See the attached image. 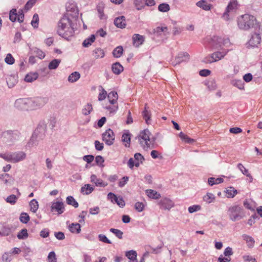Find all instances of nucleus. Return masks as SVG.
Returning a JSON list of instances; mask_svg holds the SVG:
<instances>
[{"mask_svg": "<svg viewBox=\"0 0 262 262\" xmlns=\"http://www.w3.org/2000/svg\"><path fill=\"white\" fill-rule=\"evenodd\" d=\"M96 37L95 35L92 34L91 36L86 39H85L82 43V46L84 47H88L92 45L93 42H94L95 40Z\"/></svg>", "mask_w": 262, "mask_h": 262, "instance_id": "nucleus-28", "label": "nucleus"}, {"mask_svg": "<svg viewBox=\"0 0 262 262\" xmlns=\"http://www.w3.org/2000/svg\"><path fill=\"white\" fill-rule=\"evenodd\" d=\"M42 129L43 131L44 129L43 128H41L40 127H38L37 129L35 130L34 133L33 134L31 139L28 142L29 146H34L37 144V138L38 135V133L39 132V130Z\"/></svg>", "mask_w": 262, "mask_h": 262, "instance_id": "nucleus-16", "label": "nucleus"}, {"mask_svg": "<svg viewBox=\"0 0 262 262\" xmlns=\"http://www.w3.org/2000/svg\"><path fill=\"white\" fill-rule=\"evenodd\" d=\"M31 99L29 98L18 99L15 102V106L20 110H28L30 108Z\"/></svg>", "mask_w": 262, "mask_h": 262, "instance_id": "nucleus-6", "label": "nucleus"}, {"mask_svg": "<svg viewBox=\"0 0 262 262\" xmlns=\"http://www.w3.org/2000/svg\"><path fill=\"white\" fill-rule=\"evenodd\" d=\"M215 196L213 194L211 193H207L205 196L203 197V200L207 203H211L215 200Z\"/></svg>", "mask_w": 262, "mask_h": 262, "instance_id": "nucleus-38", "label": "nucleus"}, {"mask_svg": "<svg viewBox=\"0 0 262 262\" xmlns=\"http://www.w3.org/2000/svg\"><path fill=\"white\" fill-rule=\"evenodd\" d=\"M147 195L152 199H157L160 197V194L157 191L152 189H148L146 190Z\"/></svg>", "mask_w": 262, "mask_h": 262, "instance_id": "nucleus-32", "label": "nucleus"}, {"mask_svg": "<svg viewBox=\"0 0 262 262\" xmlns=\"http://www.w3.org/2000/svg\"><path fill=\"white\" fill-rule=\"evenodd\" d=\"M38 203L35 199H33L29 203L30 210L33 213H35L38 209Z\"/></svg>", "mask_w": 262, "mask_h": 262, "instance_id": "nucleus-27", "label": "nucleus"}, {"mask_svg": "<svg viewBox=\"0 0 262 262\" xmlns=\"http://www.w3.org/2000/svg\"><path fill=\"white\" fill-rule=\"evenodd\" d=\"M206 85L210 91H214L217 88V85L214 80L208 81Z\"/></svg>", "mask_w": 262, "mask_h": 262, "instance_id": "nucleus-48", "label": "nucleus"}, {"mask_svg": "<svg viewBox=\"0 0 262 262\" xmlns=\"http://www.w3.org/2000/svg\"><path fill=\"white\" fill-rule=\"evenodd\" d=\"M101 92L99 93L98 96V100L99 101H102L104 100L107 95L106 91L102 86H101Z\"/></svg>", "mask_w": 262, "mask_h": 262, "instance_id": "nucleus-57", "label": "nucleus"}, {"mask_svg": "<svg viewBox=\"0 0 262 262\" xmlns=\"http://www.w3.org/2000/svg\"><path fill=\"white\" fill-rule=\"evenodd\" d=\"M179 136L182 140L187 143H192L194 141V139L190 138L187 135L183 132H180Z\"/></svg>", "mask_w": 262, "mask_h": 262, "instance_id": "nucleus-34", "label": "nucleus"}, {"mask_svg": "<svg viewBox=\"0 0 262 262\" xmlns=\"http://www.w3.org/2000/svg\"><path fill=\"white\" fill-rule=\"evenodd\" d=\"M18 239H25L28 237V234L26 229H22L20 232L18 233L17 235Z\"/></svg>", "mask_w": 262, "mask_h": 262, "instance_id": "nucleus-49", "label": "nucleus"}, {"mask_svg": "<svg viewBox=\"0 0 262 262\" xmlns=\"http://www.w3.org/2000/svg\"><path fill=\"white\" fill-rule=\"evenodd\" d=\"M80 77V75L78 72H74L68 77V81L70 82H74L77 81Z\"/></svg>", "mask_w": 262, "mask_h": 262, "instance_id": "nucleus-29", "label": "nucleus"}, {"mask_svg": "<svg viewBox=\"0 0 262 262\" xmlns=\"http://www.w3.org/2000/svg\"><path fill=\"white\" fill-rule=\"evenodd\" d=\"M93 107L91 104H86L82 110V114L84 115H88L92 111Z\"/></svg>", "mask_w": 262, "mask_h": 262, "instance_id": "nucleus-45", "label": "nucleus"}, {"mask_svg": "<svg viewBox=\"0 0 262 262\" xmlns=\"http://www.w3.org/2000/svg\"><path fill=\"white\" fill-rule=\"evenodd\" d=\"M151 136V134L147 129L141 132L138 136L141 146L145 150L154 147L155 139Z\"/></svg>", "mask_w": 262, "mask_h": 262, "instance_id": "nucleus-3", "label": "nucleus"}, {"mask_svg": "<svg viewBox=\"0 0 262 262\" xmlns=\"http://www.w3.org/2000/svg\"><path fill=\"white\" fill-rule=\"evenodd\" d=\"M98 238L100 241L102 242L107 244H111V242L109 240L107 237L104 234H99L98 235Z\"/></svg>", "mask_w": 262, "mask_h": 262, "instance_id": "nucleus-61", "label": "nucleus"}, {"mask_svg": "<svg viewBox=\"0 0 262 262\" xmlns=\"http://www.w3.org/2000/svg\"><path fill=\"white\" fill-rule=\"evenodd\" d=\"M107 98L111 104H115L117 103L118 96L117 92L112 91L107 95Z\"/></svg>", "mask_w": 262, "mask_h": 262, "instance_id": "nucleus-19", "label": "nucleus"}, {"mask_svg": "<svg viewBox=\"0 0 262 262\" xmlns=\"http://www.w3.org/2000/svg\"><path fill=\"white\" fill-rule=\"evenodd\" d=\"M243 237L244 239L248 243H249L250 247H251L253 245L254 243V240L252 237L246 234L243 235Z\"/></svg>", "mask_w": 262, "mask_h": 262, "instance_id": "nucleus-55", "label": "nucleus"}, {"mask_svg": "<svg viewBox=\"0 0 262 262\" xmlns=\"http://www.w3.org/2000/svg\"><path fill=\"white\" fill-rule=\"evenodd\" d=\"M9 18L12 22H14L17 20L18 22L22 23L24 18L23 10H20L17 13L16 9H12L10 12Z\"/></svg>", "mask_w": 262, "mask_h": 262, "instance_id": "nucleus-7", "label": "nucleus"}, {"mask_svg": "<svg viewBox=\"0 0 262 262\" xmlns=\"http://www.w3.org/2000/svg\"><path fill=\"white\" fill-rule=\"evenodd\" d=\"M135 207L138 212H141L144 209V205L142 203L138 202L135 204Z\"/></svg>", "mask_w": 262, "mask_h": 262, "instance_id": "nucleus-63", "label": "nucleus"}, {"mask_svg": "<svg viewBox=\"0 0 262 262\" xmlns=\"http://www.w3.org/2000/svg\"><path fill=\"white\" fill-rule=\"evenodd\" d=\"M159 204L161 206V207L165 210H169L174 206V204L172 201L167 198H164L161 200L159 202Z\"/></svg>", "mask_w": 262, "mask_h": 262, "instance_id": "nucleus-15", "label": "nucleus"}, {"mask_svg": "<svg viewBox=\"0 0 262 262\" xmlns=\"http://www.w3.org/2000/svg\"><path fill=\"white\" fill-rule=\"evenodd\" d=\"M238 168L240 170V171L244 174L247 177H249L252 179V177L251 175L248 172V170L246 169L243 164L239 163L237 165Z\"/></svg>", "mask_w": 262, "mask_h": 262, "instance_id": "nucleus-41", "label": "nucleus"}, {"mask_svg": "<svg viewBox=\"0 0 262 262\" xmlns=\"http://www.w3.org/2000/svg\"><path fill=\"white\" fill-rule=\"evenodd\" d=\"M196 5L198 7L201 8L204 10L208 11L211 9V5L210 4H208L204 0H202L201 1L198 2L196 3Z\"/></svg>", "mask_w": 262, "mask_h": 262, "instance_id": "nucleus-24", "label": "nucleus"}, {"mask_svg": "<svg viewBox=\"0 0 262 262\" xmlns=\"http://www.w3.org/2000/svg\"><path fill=\"white\" fill-rule=\"evenodd\" d=\"M72 9H73V15L70 12L69 7H68L67 8V13L60 19L57 29L58 34L67 40H69L74 34V30L70 16L72 15L77 16L78 15L77 9L75 7Z\"/></svg>", "mask_w": 262, "mask_h": 262, "instance_id": "nucleus-1", "label": "nucleus"}, {"mask_svg": "<svg viewBox=\"0 0 262 262\" xmlns=\"http://www.w3.org/2000/svg\"><path fill=\"white\" fill-rule=\"evenodd\" d=\"M114 200L121 207L125 205V202L121 197H117L116 196V198Z\"/></svg>", "mask_w": 262, "mask_h": 262, "instance_id": "nucleus-59", "label": "nucleus"}, {"mask_svg": "<svg viewBox=\"0 0 262 262\" xmlns=\"http://www.w3.org/2000/svg\"><path fill=\"white\" fill-rule=\"evenodd\" d=\"M66 201L68 204L72 205L75 208H77L78 207V203L72 196H68L66 199Z\"/></svg>", "mask_w": 262, "mask_h": 262, "instance_id": "nucleus-42", "label": "nucleus"}, {"mask_svg": "<svg viewBox=\"0 0 262 262\" xmlns=\"http://www.w3.org/2000/svg\"><path fill=\"white\" fill-rule=\"evenodd\" d=\"M69 229L73 233H79L81 231V226L79 223H72L69 225Z\"/></svg>", "mask_w": 262, "mask_h": 262, "instance_id": "nucleus-22", "label": "nucleus"}, {"mask_svg": "<svg viewBox=\"0 0 262 262\" xmlns=\"http://www.w3.org/2000/svg\"><path fill=\"white\" fill-rule=\"evenodd\" d=\"M128 177H123L119 181L118 185L120 187H123L128 181Z\"/></svg>", "mask_w": 262, "mask_h": 262, "instance_id": "nucleus-64", "label": "nucleus"}, {"mask_svg": "<svg viewBox=\"0 0 262 262\" xmlns=\"http://www.w3.org/2000/svg\"><path fill=\"white\" fill-rule=\"evenodd\" d=\"M228 213L230 219L235 222L244 218L245 213L244 210L238 205H234L229 208Z\"/></svg>", "mask_w": 262, "mask_h": 262, "instance_id": "nucleus-4", "label": "nucleus"}, {"mask_svg": "<svg viewBox=\"0 0 262 262\" xmlns=\"http://www.w3.org/2000/svg\"><path fill=\"white\" fill-rule=\"evenodd\" d=\"M232 84L239 90H244V83L242 80H234L232 81Z\"/></svg>", "mask_w": 262, "mask_h": 262, "instance_id": "nucleus-43", "label": "nucleus"}, {"mask_svg": "<svg viewBox=\"0 0 262 262\" xmlns=\"http://www.w3.org/2000/svg\"><path fill=\"white\" fill-rule=\"evenodd\" d=\"M110 230L111 232L115 234L119 239L122 238L123 232L121 230L114 228H111Z\"/></svg>", "mask_w": 262, "mask_h": 262, "instance_id": "nucleus-56", "label": "nucleus"}, {"mask_svg": "<svg viewBox=\"0 0 262 262\" xmlns=\"http://www.w3.org/2000/svg\"><path fill=\"white\" fill-rule=\"evenodd\" d=\"M11 233V229L9 228L4 227L0 231V235L7 236Z\"/></svg>", "mask_w": 262, "mask_h": 262, "instance_id": "nucleus-60", "label": "nucleus"}, {"mask_svg": "<svg viewBox=\"0 0 262 262\" xmlns=\"http://www.w3.org/2000/svg\"><path fill=\"white\" fill-rule=\"evenodd\" d=\"M5 62L9 64H12L14 62V58L10 53L8 54L5 59Z\"/></svg>", "mask_w": 262, "mask_h": 262, "instance_id": "nucleus-58", "label": "nucleus"}, {"mask_svg": "<svg viewBox=\"0 0 262 262\" xmlns=\"http://www.w3.org/2000/svg\"><path fill=\"white\" fill-rule=\"evenodd\" d=\"M228 198H232L237 194V190L232 187H228L226 191Z\"/></svg>", "mask_w": 262, "mask_h": 262, "instance_id": "nucleus-35", "label": "nucleus"}, {"mask_svg": "<svg viewBox=\"0 0 262 262\" xmlns=\"http://www.w3.org/2000/svg\"><path fill=\"white\" fill-rule=\"evenodd\" d=\"M158 10L162 12H167L170 10V7L167 4L162 3L159 5Z\"/></svg>", "mask_w": 262, "mask_h": 262, "instance_id": "nucleus-47", "label": "nucleus"}, {"mask_svg": "<svg viewBox=\"0 0 262 262\" xmlns=\"http://www.w3.org/2000/svg\"><path fill=\"white\" fill-rule=\"evenodd\" d=\"M226 54V51L215 52L206 57L203 59V61L206 63H211L216 62L223 58Z\"/></svg>", "mask_w": 262, "mask_h": 262, "instance_id": "nucleus-5", "label": "nucleus"}, {"mask_svg": "<svg viewBox=\"0 0 262 262\" xmlns=\"http://www.w3.org/2000/svg\"><path fill=\"white\" fill-rule=\"evenodd\" d=\"M123 49L122 46L116 47L113 51V55L116 58H119L123 54Z\"/></svg>", "mask_w": 262, "mask_h": 262, "instance_id": "nucleus-33", "label": "nucleus"}, {"mask_svg": "<svg viewBox=\"0 0 262 262\" xmlns=\"http://www.w3.org/2000/svg\"><path fill=\"white\" fill-rule=\"evenodd\" d=\"M94 56L96 58H103L105 53L104 51L100 48H97L94 51Z\"/></svg>", "mask_w": 262, "mask_h": 262, "instance_id": "nucleus-40", "label": "nucleus"}, {"mask_svg": "<svg viewBox=\"0 0 262 262\" xmlns=\"http://www.w3.org/2000/svg\"><path fill=\"white\" fill-rule=\"evenodd\" d=\"M166 27H157L154 29V33H157L158 35H161V33L163 32L164 35H166L165 32L167 31Z\"/></svg>", "mask_w": 262, "mask_h": 262, "instance_id": "nucleus-50", "label": "nucleus"}, {"mask_svg": "<svg viewBox=\"0 0 262 262\" xmlns=\"http://www.w3.org/2000/svg\"><path fill=\"white\" fill-rule=\"evenodd\" d=\"M148 107L147 106V104H145L144 111L143 112V117L144 119H145L146 123L147 124L149 123V121H150V116H151V113L149 111L147 110Z\"/></svg>", "mask_w": 262, "mask_h": 262, "instance_id": "nucleus-31", "label": "nucleus"}, {"mask_svg": "<svg viewBox=\"0 0 262 262\" xmlns=\"http://www.w3.org/2000/svg\"><path fill=\"white\" fill-rule=\"evenodd\" d=\"M144 37L139 34H135L132 37L133 45L136 47H139L144 41Z\"/></svg>", "mask_w": 262, "mask_h": 262, "instance_id": "nucleus-14", "label": "nucleus"}, {"mask_svg": "<svg viewBox=\"0 0 262 262\" xmlns=\"http://www.w3.org/2000/svg\"><path fill=\"white\" fill-rule=\"evenodd\" d=\"M115 25L120 28H124L126 26L125 18L124 16L117 17L114 20Z\"/></svg>", "mask_w": 262, "mask_h": 262, "instance_id": "nucleus-18", "label": "nucleus"}, {"mask_svg": "<svg viewBox=\"0 0 262 262\" xmlns=\"http://www.w3.org/2000/svg\"><path fill=\"white\" fill-rule=\"evenodd\" d=\"M261 41V37L260 34L257 33L253 34L250 39L248 43L252 47H257Z\"/></svg>", "mask_w": 262, "mask_h": 262, "instance_id": "nucleus-12", "label": "nucleus"}, {"mask_svg": "<svg viewBox=\"0 0 262 262\" xmlns=\"http://www.w3.org/2000/svg\"><path fill=\"white\" fill-rule=\"evenodd\" d=\"M121 140L123 142L125 143V146L129 147L130 142V134L127 132L122 135Z\"/></svg>", "mask_w": 262, "mask_h": 262, "instance_id": "nucleus-30", "label": "nucleus"}, {"mask_svg": "<svg viewBox=\"0 0 262 262\" xmlns=\"http://www.w3.org/2000/svg\"><path fill=\"white\" fill-rule=\"evenodd\" d=\"M188 56L189 55L186 52L179 54L176 57L174 61L173 62V65L176 66L178 64H180L184 61L183 57H188Z\"/></svg>", "mask_w": 262, "mask_h": 262, "instance_id": "nucleus-21", "label": "nucleus"}, {"mask_svg": "<svg viewBox=\"0 0 262 262\" xmlns=\"http://www.w3.org/2000/svg\"><path fill=\"white\" fill-rule=\"evenodd\" d=\"M61 62L60 59H55L51 61L49 64L48 68L50 70H53L56 69Z\"/></svg>", "mask_w": 262, "mask_h": 262, "instance_id": "nucleus-39", "label": "nucleus"}, {"mask_svg": "<svg viewBox=\"0 0 262 262\" xmlns=\"http://www.w3.org/2000/svg\"><path fill=\"white\" fill-rule=\"evenodd\" d=\"M103 141L108 145H111L114 143L115 135L113 131L111 129H107L102 134Z\"/></svg>", "mask_w": 262, "mask_h": 262, "instance_id": "nucleus-8", "label": "nucleus"}, {"mask_svg": "<svg viewBox=\"0 0 262 262\" xmlns=\"http://www.w3.org/2000/svg\"><path fill=\"white\" fill-rule=\"evenodd\" d=\"M127 164L129 168H133L134 166L138 167L140 165V162L138 161H135L133 158H131L129 159Z\"/></svg>", "mask_w": 262, "mask_h": 262, "instance_id": "nucleus-54", "label": "nucleus"}, {"mask_svg": "<svg viewBox=\"0 0 262 262\" xmlns=\"http://www.w3.org/2000/svg\"><path fill=\"white\" fill-rule=\"evenodd\" d=\"M134 4L138 10H142L145 7L144 0H134Z\"/></svg>", "mask_w": 262, "mask_h": 262, "instance_id": "nucleus-44", "label": "nucleus"}, {"mask_svg": "<svg viewBox=\"0 0 262 262\" xmlns=\"http://www.w3.org/2000/svg\"><path fill=\"white\" fill-rule=\"evenodd\" d=\"M105 108L109 111L110 113H115L118 109V104H112L105 107Z\"/></svg>", "mask_w": 262, "mask_h": 262, "instance_id": "nucleus-52", "label": "nucleus"}, {"mask_svg": "<svg viewBox=\"0 0 262 262\" xmlns=\"http://www.w3.org/2000/svg\"><path fill=\"white\" fill-rule=\"evenodd\" d=\"M237 1H232L230 2L227 7L226 11L224 13L223 17L226 20L229 19V13L234 12L237 9Z\"/></svg>", "mask_w": 262, "mask_h": 262, "instance_id": "nucleus-10", "label": "nucleus"}, {"mask_svg": "<svg viewBox=\"0 0 262 262\" xmlns=\"http://www.w3.org/2000/svg\"><path fill=\"white\" fill-rule=\"evenodd\" d=\"M112 69L115 74H119L123 71V67L119 62H116L113 64Z\"/></svg>", "mask_w": 262, "mask_h": 262, "instance_id": "nucleus-20", "label": "nucleus"}, {"mask_svg": "<svg viewBox=\"0 0 262 262\" xmlns=\"http://www.w3.org/2000/svg\"><path fill=\"white\" fill-rule=\"evenodd\" d=\"M26 158V154L24 151L12 152V163L22 161Z\"/></svg>", "mask_w": 262, "mask_h": 262, "instance_id": "nucleus-13", "label": "nucleus"}, {"mask_svg": "<svg viewBox=\"0 0 262 262\" xmlns=\"http://www.w3.org/2000/svg\"><path fill=\"white\" fill-rule=\"evenodd\" d=\"M94 187L91 185L85 184L81 187V192L84 194L88 195L90 194L94 190Z\"/></svg>", "mask_w": 262, "mask_h": 262, "instance_id": "nucleus-23", "label": "nucleus"}, {"mask_svg": "<svg viewBox=\"0 0 262 262\" xmlns=\"http://www.w3.org/2000/svg\"><path fill=\"white\" fill-rule=\"evenodd\" d=\"M47 102V100L45 98L37 97L33 100H31L30 103V109H37L43 106Z\"/></svg>", "mask_w": 262, "mask_h": 262, "instance_id": "nucleus-9", "label": "nucleus"}, {"mask_svg": "<svg viewBox=\"0 0 262 262\" xmlns=\"http://www.w3.org/2000/svg\"><path fill=\"white\" fill-rule=\"evenodd\" d=\"M237 22L238 28L243 30H248L253 28L260 29V25L255 17L249 14L240 16L238 17Z\"/></svg>", "mask_w": 262, "mask_h": 262, "instance_id": "nucleus-2", "label": "nucleus"}, {"mask_svg": "<svg viewBox=\"0 0 262 262\" xmlns=\"http://www.w3.org/2000/svg\"><path fill=\"white\" fill-rule=\"evenodd\" d=\"M39 17L37 14H34L31 21V25L34 28H37L38 25Z\"/></svg>", "mask_w": 262, "mask_h": 262, "instance_id": "nucleus-53", "label": "nucleus"}, {"mask_svg": "<svg viewBox=\"0 0 262 262\" xmlns=\"http://www.w3.org/2000/svg\"><path fill=\"white\" fill-rule=\"evenodd\" d=\"M137 253L135 251L131 250L126 253V256L130 259L129 262H137Z\"/></svg>", "mask_w": 262, "mask_h": 262, "instance_id": "nucleus-25", "label": "nucleus"}, {"mask_svg": "<svg viewBox=\"0 0 262 262\" xmlns=\"http://www.w3.org/2000/svg\"><path fill=\"white\" fill-rule=\"evenodd\" d=\"M38 77V74L36 73H30L27 74L25 78V80L28 82H31L36 80Z\"/></svg>", "mask_w": 262, "mask_h": 262, "instance_id": "nucleus-36", "label": "nucleus"}, {"mask_svg": "<svg viewBox=\"0 0 262 262\" xmlns=\"http://www.w3.org/2000/svg\"><path fill=\"white\" fill-rule=\"evenodd\" d=\"M48 258L49 262H56L55 253L53 251L49 253Z\"/></svg>", "mask_w": 262, "mask_h": 262, "instance_id": "nucleus-62", "label": "nucleus"}, {"mask_svg": "<svg viewBox=\"0 0 262 262\" xmlns=\"http://www.w3.org/2000/svg\"><path fill=\"white\" fill-rule=\"evenodd\" d=\"M224 182V180L223 178H215L213 177L209 178L208 179V184L210 186H213V185L219 184L222 183Z\"/></svg>", "mask_w": 262, "mask_h": 262, "instance_id": "nucleus-26", "label": "nucleus"}, {"mask_svg": "<svg viewBox=\"0 0 262 262\" xmlns=\"http://www.w3.org/2000/svg\"><path fill=\"white\" fill-rule=\"evenodd\" d=\"M64 205L62 202L57 201L53 202L51 206V211L57 212L58 214H61L64 212Z\"/></svg>", "mask_w": 262, "mask_h": 262, "instance_id": "nucleus-11", "label": "nucleus"}, {"mask_svg": "<svg viewBox=\"0 0 262 262\" xmlns=\"http://www.w3.org/2000/svg\"><path fill=\"white\" fill-rule=\"evenodd\" d=\"M19 220L21 223L26 224L30 220L29 215L27 213L23 212L20 214Z\"/></svg>", "mask_w": 262, "mask_h": 262, "instance_id": "nucleus-46", "label": "nucleus"}, {"mask_svg": "<svg viewBox=\"0 0 262 262\" xmlns=\"http://www.w3.org/2000/svg\"><path fill=\"white\" fill-rule=\"evenodd\" d=\"M91 182L95 184L96 186L104 187L107 185V183L103 182L101 179L97 178L95 174L91 176Z\"/></svg>", "mask_w": 262, "mask_h": 262, "instance_id": "nucleus-17", "label": "nucleus"}, {"mask_svg": "<svg viewBox=\"0 0 262 262\" xmlns=\"http://www.w3.org/2000/svg\"><path fill=\"white\" fill-rule=\"evenodd\" d=\"M0 157L7 162L12 163V152L1 153Z\"/></svg>", "mask_w": 262, "mask_h": 262, "instance_id": "nucleus-37", "label": "nucleus"}, {"mask_svg": "<svg viewBox=\"0 0 262 262\" xmlns=\"http://www.w3.org/2000/svg\"><path fill=\"white\" fill-rule=\"evenodd\" d=\"M17 200V197L15 195L11 194L8 196L5 200L7 203H10L11 205H14L16 203Z\"/></svg>", "mask_w": 262, "mask_h": 262, "instance_id": "nucleus-51", "label": "nucleus"}]
</instances>
